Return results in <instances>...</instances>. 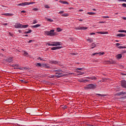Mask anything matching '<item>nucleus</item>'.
Instances as JSON below:
<instances>
[{
    "mask_svg": "<svg viewBox=\"0 0 126 126\" xmlns=\"http://www.w3.org/2000/svg\"><path fill=\"white\" fill-rule=\"evenodd\" d=\"M44 35L53 37L57 35V32H55V30H51L50 31H46L44 32Z\"/></svg>",
    "mask_w": 126,
    "mask_h": 126,
    "instance_id": "f257e3e1",
    "label": "nucleus"
},
{
    "mask_svg": "<svg viewBox=\"0 0 126 126\" xmlns=\"http://www.w3.org/2000/svg\"><path fill=\"white\" fill-rule=\"evenodd\" d=\"M55 76L56 77H62V76H63V71L62 70H55Z\"/></svg>",
    "mask_w": 126,
    "mask_h": 126,
    "instance_id": "f03ea898",
    "label": "nucleus"
},
{
    "mask_svg": "<svg viewBox=\"0 0 126 126\" xmlns=\"http://www.w3.org/2000/svg\"><path fill=\"white\" fill-rule=\"evenodd\" d=\"M61 42H53L52 43H48L47 45H48V46H61Z\"/></svg>",
    "mask_w": 126,
    "mask_h": 126,
    "instance_id": "7ed1b4c3",
    "label": "nucleus"
},
{
    "mask_svg": "<svg viewBox=\"0 0 126 126\" xmlns=\"http://www.w3.org/2000/svg\"><path fill=\"white\" fill-rule=\"evenodd\" d=\"M96 85L90 84L87 87L85 88V89H95L96 88Z\"/></svg>",
    "mask_w": 126,
    "mask_h": 126,
    "instance_id": "20e7f679",
    "label": "nucleus"
},
{
    "mask_svg": "<svg viewBox=\"0 0 126 126\" xmlns=\"http://www.w3.org/2000/svg\"><path fill=\"white\" fill-rule=\"evenodd\" d=\"M15 28L16 29H21L22 27V24H20V23H16L14 25Z\"/></svg>",
    "mask_w": 126,
    "mask_h": 126,
    "instance_id": "39448f33",
    "label": "nucleus"
},
{
    "mask_svg": "<svg viewBox=\"0 0 126 126\" xmlns=\"http://www.w3.org/2000/svg\"><path fill=\"white\" fill-rule=\"evenodd\" d=\"M121 85L122 87L123 88H125L126 89V80H124L121 81Z\"/></svg>",
    "mask_w": 126,
    "mask_h": 126,
    "instance_id": "423d86ee",
    "label": "nucleus"
},
{
    "mask_svg": "<svg viewBox=\"0 0 126 126\" xmlns=\"http://www.w3.org/2000/svg\"><path fill=\"white\" fill-rule=\"evenodd\" d=\"M23 3V6L24 5H29L30 4H33V3H35V2H25Z\"/></svg>",
    "mask_w": 126,
    "mask_h": 126,
    "instance_id": "0eeeda50",
    "label": "nucleus"
},
{
    "mask_svg": "<svg viewBox=\"0 0 126 126\" xmlns=\"http://www.w3.org/2000/svg\"><path fill=\"white\" fill-rule=\"evenodd\" d=\"M115 58H116L117 60H121L123 58V55L122 54H119L116 55Z\"/></svg>",
    "mask_w": 126,
    "mask_h": 126,
    "instance_id": "6e6552de",
    "label": "nucleus"
},
{
    "mask_svg": "<svg viewBox=\"0 0 126 126\" xmlns=\"http://www.w3.org/2000/svg\"><path fill=\"white\" fill-rule=\"evenodd\" d=\"M120 45H121V44L116 43V47H118L119 49H126V47L125 46H120Z\"/></svg>",
    "mask_w": 126,
    "mask_h": 126,
    "instance_id": "1a4fd4ad",
    "label": "nucleus"
},
{
    "mask_svg": "<svg viewBox=\"0 0 126 126\" xmlns=\"http://www.w3.org/2000/svg\"><path fill=\"white\" fill-rule=\"evenodd\" d=\"M62 47H61V46H57V47H52V48H51V50H52V51H55V50H60V49H62Z\"/></svg>",
    "mask_w": 126,
    "mask_h": 126,
    "instance_id": "9d476101",
    "label": "nucleus"
},
{
    "mask_svg": "<svg viewBox=\"0 0 126 126\" xmlns=\"http://www.w3.org/2000/svg\"><path fill=\"white\" fill-rule=\"evenodd\" d=\"M95 55H98L99 56H102V55H105V52H99V53H95L92 54V56H95Z\"/></svg>",
    "mask_w": 126,
    "mask_h": 126,
    "instance_id": "9b49d317",
    "label": "nucleus"
},
{
    "mask_svg": "<svg viewBox=\"0 0 126 126\" xmlns=\"http://www.w3.org/2000/svg\"><path fill=\"white\" fill-rule=\"evenodd\" d=\"M96 33H97V34H101L102 35H104L105 34H109V32H97Z\"/></svg>",
    "mask_w": 126,
    "mask_h": 126,
    "instance_id": "f8f14e48",
    "label": "nucleus"
},
{
    "mask_svg": "<svg viewBox=\"0 0 126 126\" xmlns=\"http://www.w3.org/2000/svg\"><path fill=\"white\" fill-rule=\"evenodd\" d=\"M59 2L61 3H62L63 4H67V5L69 4V3H68V2L66 1L59 0Z\"/></svg>",
    "mask_w": 126,
    "mask_h": 126,
    "instance_id": "ddd939ff",
    "label": "nucleus"
},
{
    "mask_svg": "<svg viewBox=\"0 0 126 126\" xmlns=\"http://www.w3.org/2000/svg\"><path fill=\"white\" fill-rule=\"evenodd\" d=\"M1 15H5V16H13V14H11V13H3V14H1Z\"/></svg>",
    "mask_w": 126,
    "mask_h": 126,
    "instance_id": "4468645a",
    "label": "nucleus"
},
{
    "mask_svg": "<svg viewBox=\"0 0 126 126\" xmlns=\"http://www.w3.org/2000/svg\"><path fill=\"white\" fill-rule=\"evenodd\" d=\"M117 37H126V34L125 33H119L117 34Z\"/></svg>",
    "mask_w": 126,
    "mask_h": 126,
    "instance_id": "2eb2a0df",
    "label": "nucleus"
},
{
    "mask_svg": "<svg viewBox=\"0 0 126 126\" xmlns=\"http://www.w3.org/2000/svg\"><path fill=\"white\" fill-rule=\"evenodd\" d=\"M62 16H63V17H67L69 16V14L68 13H64V14H63L62 15Z\"/></svg>",
    "mask_w": 126,
    "mask_h": 126,
    "instance_id": "dca6fc26",
    "label": "nucleus"
},
{
    "mask_svg": "<svg viewBox=\"0 0 126 126\" xmlns=\"http://www.w3.org/2000/svg\"><path fill=\"white\" fill-rule=\"evenodd\" d=\"M126 92H120V93H118L117 94H116V95L117 96H121V95H124V94H126Z\"/></svg>",
    "mask_w": 126,
    "mask_h": 126,
    "instance_id": "f3484780",
    "label": "nucleus"
},
{
    "mask_svg": "<svg viewBox=\"0 0 126 126\" xmlns=\"http://www.w3.org/2000/svg\"><path fill=\"white\" fill-rule=\"evenodd\" d=\"M91 49H94V48H96V44H95V43H93L91 45Z\"/></svg>",
    "mask_w": 126,
    "mask_h": 126,
    "instance_id": "a211bd4d",
    "label": "nucleus"
},
{
    "mask_svg": "<svg viewBox=\"0 0 126 126\" xmlns=\"http://www.w3.org/2000/svg\"><path fill=\"white\" fill-rule=\"evenodd\" d=\"M6 62H8V63H11L12 62V58H9L6 60Z\"/></svg>",
    "mask_w": 126,
    "mask_h": 126,
    "instance_id": "6ab92c4d",
    "label": "nucleus"
},
{
    "mask_svg": "<svg viewBox=\"0 0 126 126\" xmlns=\"http://www.w3.org/2000/svg\"><path fill=\"white\" fill-rule=\"evenodd\" d=\"M87 42H89V43H92V42H93V39L87 38Z\"/></svg>",
    "mask_w": 126,
    "mask_h": 126,
    "instance_id": "aec40b11",
    "label": "nucleus"
},
{
    "mask_svg": "<svg viewBox=\"0 0 126 126\" xmlns=\"http://www.w3.org/2000/svg\"><path fill=\"white\" fill-rule=\"evenodd\" d=\"M28 26H29V25H22L21 29H25V28H27Z\"/></svg>",
    "mask_w": 126,
    "mask_h": 126,
    "instance_id": "412c9836",
    "label": "nucleus"
},
{
    "mask_svg": "<svg viewBox=\"0 0 126 126\" xmlns=\"http://www.w3.org/2000/svg\"><path fill=\"white\" fill-rule=\"evenodd\" d=\"M88 27H81V30H87Z\"/></svg>",
    "mask_w": 126,
    "mask_h": 126,
    "instance_id": "4be33fe9",
    "label": "nucleus"
},
{
    "mask_svg": "<svg viewBox=\"0 0 126 126\" xmlns=\"http://www.w3.org/2000/svg\"><path fill=\"white\" fill-rule=\"evenodd\" d=\"M40 26H41V25L40 24H37L35 25H34L32 26L33 28H38V27H40Z\"/></svg>",
    "mask_w": 126,
    "mask_h": 126,
    "instance_id": "5701e85b",
    "label": "nucleus"
},
{
    "mask_svg": "<svg viewBox=\"0 0 126 126\" xmlns=\"http://www.w3.org/2000/svg\"><path fill=\"white\" fill-rule=\"evenodd\" d=\"M23 54L25 56H28L29 54L27 52L25 51H22Z\"/></svg>",
    "mask_w": 126,
    "mask_h": 126,
    "instance_id": "b1692460",
    "label": "nucleus"
},
{
    "mask_svg": "<svg viewBox=\"0 0 126 126\" xmlns=\"http://www.w3.org/2000/svg\"><path fill=\"white\" fill-rule=\"evenodd\" d=\"M50 63H54V64H57V63H58V62L51 61L50 62Z\"/></svg>",
    "mask_w": 126,
    "mask_h": 126,
    "instance_id": "393cba45",
    "label": "nucleus"
},
{
    "mask_svg": "<svg viewBox=\"0 0 126 126\" xmlns=\"http://www.w3.org/2000/svg\"><path fill=\"white\" fill-rule=\"evenodd\" d=\"M36 66H39V67H41L42 66V64L40 63H38L36 64H35Z\"/></svg>",
    "mask_w": 126,
    "mask_h": 126,
    "instance_id": "a878e982",
    "label": "nucleus"
},
{
    "mask_svg": "<svg viewBox=\"0 0 126 126\" xmlns=\"http://www.w3.org/2000/svg\"><path fill=\"white\" fill-rule=\"evenodd\" d=\"M45 19H46V20L47 21H49V22H53V21H54L53 20H52V19L48 18H45Z\"/></svg>",
    "mask_w": 126,
    "mask_h": 126,
    "instance_id": "bb28decb",
    "label": "nucleus"
},
{
    "mask_svg": "<svg viewBox=\"0 0 126 126\" xmlns=\"http://www.w3.org/2000/svg\"><path fill=\"white\" fill-rule=\"evenodd\" d=\"M57 32H62L63 31V29H61V28H58L57 29Z\"/></svg>",
    "mask_w": 126,
    "mask_h": 126,
    "instance_id": "cd10ccee",
    "label": "nucleus"
},
{
    "mask_svg": "<svg viewBox=\"0 0 126 126\" xmlns=\"http://www.w3.org/2000/svg\"><path fill=\"white\" fill-rule=\"evenodd\" d=\"M81 26H79V27H75V30H81Z\"/></svg>",
    "mask_w": 126,
    "mask_h": 126,
    "instance_id": "c85d7f7f",
    "label": "nucleus"
},
{
    "mask_svg": "<svg viewBox=\"0 0 126 126\" xmlns=\"http://www.w3.org/2000/svg\"><path fill=\"white\" fill-rule=\"evenodd\" d=\"M32 32V30H29L28 32H25V34H29V33H31Z\"/></svg>",
    "mask_w": 126,
    "mask_h": 126,
    "instance_id": "c756f323",
    "label": "nucleus"
},
{
    "mask_svg": "<svg viewBox=\"0 0 126 126\" xmlns=\"http://www.w3.org/2000/svg\"><path fill=\"white\" fill-rule=\"evenodd\" d=\"M43 66L46 67V68H50V66H48V64H43Z\"/></svg>",
    "mask_w": 126,
    "mask_h": 126,
    "instance_id": "7c9ffc66",
    "label": "nucleus"
},
{
    "mask_svg": "<svg viewBox=\"0 0 126 126\" xmlns=\"http://www.w3.org/2000/svg\"><path fill=\"white\" fill-rule=\"evenodd\" d=\"M85 74V73L84 72L80 71L78 74V75H83V74Z\"/></svg>",
    "mask_w": 126,
    "mask_h": 126,
    "instance_id": "2f4dec72",
    "label": "nucleus"
},
{
    "mask_svg": "<svg viewBox=\"0 0 126 126\" xmlns=\"http://www.w3.org/2000/svg\"><path fill=\"white\" fill-rule=\"evenodd\" d=\"M89 15H93V14H95V13L94 12H88L87 13Z\"/></svg>",
    "mask_w": 126,
    "mask_h": 126,
    "instance_id": "473e14b6",
    "label": "nucleus"
},
{
    "mask_svg": "<svg viewBox=\"0 0 126 126\" xmlns=\"http://www.w3.org/2000/svg\"><path fill=\"white\" fill-rule=\"evenodd\" d=\"M44 7L45 8H50V6H49V5H45Z\"/></svg>",
    "mask_w": 126,
    "mask_h": 126,
    "instance_id": "72a5a7b5",
    "label": "nucleus"
},
{
    "mask_svg": "<svg viewBox=\"0 0 126 126\" xmlns=\"http://www.w3.org/2000/svg\"><path fill=\"white\" fill-rule=\"evenodd\" d=\"M76 70H83V68H77Z\"/></svg>",
    "mask_w": 126,
    "mask_h": 126,
    "instance_id": "f704fd0d",
    "label": "nucleus"
},
{
    "mask_svg": "<svg viewBox=\"0 0 126 126\" xmlns=\"http://www.w3.org/2000/svg\"><path fill=\"white\" fill-rule=\"evenodd\" d=\"M36 23H37V21L36 20H34L32 22V24H36Z\"/></svg>",
    "mask_w": 126,
    "mask_h": 126,
    "instance_id": "c9c22d12",
    "label": "nucleus"
},
{
    "mask_svg": "<svg viewBox=\"0 0 126 126\" xmlns=\"http://www.w3.org/2000/svg\"><path fill=\"white\" fill-rule=\"evenodd\" d=\"M63 11H60L59 12V14H61V15H62V14L63 13Z\"/></svg>",
    "mask_w": 126,
    "mask_h": 126,
    "instance_id": "e433bc0d",
    "label": "nucleus"
},
{
    "mask_svg": "<svg viewBox=\"0 0 126 126\" xmlns=\"http://www.w3.org/2000/svg\"><path fill=\"white\" fill-rule=\"evenodd\" d=\"M102 18H110V17L103 16H102Z\"/></svg>",
    "mask_w": 126,
    "mask_h": 126,
    "instance_id": "4c0bfd02",
    "label": "nucleus"
},
{
    "mask_svg": "<svg viewBox=\"0 0 126 126\" xmlns=\"http://www.w3.org/2000/svg\"><path fill=\"white\" fill-rule=\"evenodd\" d=\"M67 106L66 105H65L63 107V109L64 110H65V109H67Z\"/></svg>",
    "mask_w": 126,
    "mask_h": 126,
    "instance_id": "58836bf2",
    "label": "nucleus"
},
{
    "mask_svg": "<svg viewBox=\"0 0 126 126\" xmlns=\"http://www.w3.org/2000/svg\"><path fill=\"white\" fill-rule=\"evenodd\" d=\"M122 6H123L124 7H126V4L125 3L122 4Z\"/></svg>",
    "mask_w": 126,
    "mask_h": 126,
    "instance_id": "ea45409f",
    "label": "nucleus"
},
{
    "mask_svg": "<svg viewBox=\"0 0 126 126\" xmlns=\"http://www.w3.org/2000/svg\"><path fill=\"white\" fill-rule=\"evenodd\" d=\"M33 10H34V11H38V8H34L33 9Z\"/></svg>",
    "mask_w": 126,
    "mask_h": 126,
    "instance_id": "a19ab883",
    "label": "nucleus"
},
{
    "mask_svg": "<svg viewBox=\"0 0 126 126\" xmlns=\"http://www.w3.org/2000/svg\"><path fill=\"white\" fill-rule=\"evenodd\" d=\"M97 95H98V96H101L102 97H104L105 96V95L101 94H97Z\"/></svg>",
    "mask_w": 126,
    "mask_h": 126,
    "instance_id": "79ce46f5",
    "label": "nucleus"
},
{
    "mask_svg": "<svg viewBox=\"0 0 126 126\" xmlns=\"http://www.w3.org/2000/svg\"><path fill=\"white\" fill-rule=\"evenodd\" d=\"M110 63H111L112 64H115V63H116V62L112 61V62H111Z\"/></svg>",
    "mask_w": 126,
    "mask_h": 126,
    "instance_id": "37998d69",
    "label": "nucleus"
},
{
    "mask_svg": "<svg viewBox=\"0 0 126 126\" xmlns=\"http://www.w3.org/2000/svg\"><path fill=\"white\" fill-rule=\"evenodd\" d=\"M75 72H77V73H79V72H80V71L76 70V69H75Z\"/></svg>",
    "mask_w": 126,
    "mask_h": 126,
    "instance_id": "c03bdc74",
    "label": "nucleus"
},
{
    "mask_svg": "<svg viewBox=\"0 0 126 126\" xmlns=\"http://www.w3.org/2000/svg\"><path fill=\"white\" fill-rule=\"evenodd\" d=\"M37 60H40V61H43V59H42V58H41V57H38V58H37Z\"/></svg>",
    "mask_w": 126,
    "mask_h": 126,
    "instance_id": "a18cd8bd",
    "label": "nucleus"
},
{
    "mask_svg": "<svg viewBox=\"0 0 126 126\" xmlns=\"http://www.w3.org/2000/svg\"><path fill=\"white\" fill-rule=\"evenodd\" d=\"M118 1H125L126 2V0H118Z\"/></svg>",
    "mask_w": 126,
    "mask_h": 126,
    "instance_id": "49530a36",
    "label": "nucleus"
},
{
    "mask_svg": "<svg viewBox=\"0 0 126 126\" xmlns=\"http://www.w3.org/2000/svg\"><path fill=\"white\" fill-rule=\"evenodd\" d=\"M17 5H18V6H20V5H21V6H23L22 3H20V4H18Z\"/></svg>",
    "mask_w": 126,
    "mask_h": 126,
    "instance_id": "de8ad7c7",
    "label": "nucleus"
},
{
    "mask_svg": "<svg viewBox=\"0 0 126 126\" xmlns=\"http://www.w3.org/2000/svg\"><path fill=\"white\" fill-rule=\"evenodd\" d=\"M21 12L22 13H25V12H26V11H24V10H22V11H21Z\"/></svg>",
    "mask_w": 126,
    "mask_h": 126,
    "instance_id": "09e8293b",
    "label": "nucleus"
},
{
    "mask_svg": "<svg viewBox=\"0 0 126 126\" xmlns=\"http://www.w3.org/2000/svg\"><path fill=\"white\" fill-rule=\"evenodd\" d=\"M31 42H33V40H29V42H28L29 44L30 43H31Z\"/></svg>",
    "mask_w": 126,
    "mask_h": 126,
    "instance_id": "8fccbe9b",
    "label": "nucleus"
},
{
    "mask_svg": "<svg viewBox=\"0 0 126 126\" xmlns=\"http://www.w3.org/2000/svg\"><path fill=\"white\" fill-rule=\"evenodd\" d=\"M2 25H4L5 26H6V25H7V23H5L4 24H2Z\"/></svg>",
    "mask_w": 126,
    "mask_h": 126,
    "instance_id": "3c124183",
    "label": "nucleus"
},
{
    "mask_svg": "<svg viewBox=\"0 0 126 126\" xmlns=\"http://www.w3.org/2000/svg\"><path fill=\"white\" fill-rule=\"evenodd\" d=\"M90 35H95V33L94 32L91 33H90Z\"/></svg>",
    "mask_w": 126,
    "mask_h": 126,
    "instance_id": "603ef678",
    "label": "nucleus"
},
{
    "mask_svg": "<svg viewBox=\"0 0 126 126\" xmlns=\"http://www.w3.org/2000/svg\"><path fill=\"white\" fill-rule=\"evenodd\" d=\"M78 81H79V82H82V80L79 79V80H78Z\"/></svg>",
    "mask_w": 126,
    "mask_h": 126,
    "instance_id": "864d4df0",
    "label": "nucleus"
},
{
    "mask_svg": "<svg viewBox=\"0 0 126 126\" xmlns=\"http://www.w3.org/2000/svg\"><path fill=\"white\" fill-rule=\"evenodd\" d=\"M79 11H80V12H82V11H83V10H82V9H80V10H79Z\"/></svg>",
    "mask_w": 126,
    "mask_h": 126,
    "instance_id": "5fc2aeb1",
    "label": "nucleus"
},
{
    "mask_svg": "<svg viewBox=\"0 0 126 126\" xmlns=\"http://www.w3.org/2000/svg\"><path fill=\"white\" fill-rule=\"evenodd\" d=\"M123 19H124V20H126V17H123Z\"/></svg>",
    "mask_w": 126,
    "mask_h": 126,
    "instance_id": "6e6d98bb",
    "label": "nucleus"
},
{
    "mask_svg": "<svg viewBox=\"0 0 126 126\" xmlns=\"http://www.w3.org/2000/svg\"><path fill=\"white\" fill-rule=\"evenodd\" d=\"M9 35H10V36H12V33H11V32H9Z\"/></svg>",
    "mask_w": 126,
    "mask_h": 126,
    "instance_id": "4d7b16f0",
    "label": "nucleus"
},
{
    "mask_svg": "<svg viewBox=\"0 0 126 126\" xmlns=\"http://www.w3.org/2000/svg\"><path fill=\"white\" fill-rule=\"evenodd\" d=\"M73 8H74L73 7H69V9H73Z\"/></svg>",
    "mask_w": 126,
    "mask_h": 126,
    "instance_id": "13d9d810",
    "label": "nucleus"
},
{
    "mask_svg": "<svg viewBox=\"0 0 126 126\" xmlns=\"http://www.w3.org/2000/svg\"><path fill=\"white\" fill-rule=\"evenodd\" d=\"M79 21H83V20L82 19H78Z\"/></svg>",
    "mask_w": 126,
    "mask_h": 126,
    "instance_id": "bf43d9fd",
    "label": "nucleus"
},
{
    "mask_svg": "<svg viewBox=\"0 0 126 126\" xmlns=\"http://www.w3.org/2000/svg\"><path fill=\"white\" fill-rule=\"evenodd\" d=\"M18 31L19 32V33H21V30H18Z\"/></svg>",
    "mask_w": 126,
    "mask_h": 126,
    "instance_id": "052dcab7",
    "label": "nucleus"
},
{
    "mask_svg": "<svg viewBox=\"0 0 126 126\" xmlns=\"http://www.w3.org/2000/svg\"><path fill=\"white\" fill-rule=\"evenodd\" d=\"M99 23H105V22H99Z\"/></svg>",
    "mask_w": 126,
    "mask_h": 126,
    "instance_id": "680f3d73",
    "label": "nucleus"
},
{
    "mask_svg": "<svg viewBox=\"0 0 126 126\" xmlns=\"http://www.w3.org/2000/svg\"><path fill=\"white\" fill-rule=\"evenodd\" d=\"M93 10H94V11H96V9H93Z\"/></svg>",
    "mask_w": 126,
    "mask_h": 126,
    "instance_id": "e2e57ef3",
    "label": "nucleus"
},
{
    "mask_svg": "<svg viewBox=\"0 0 126 126\" xmlns=\"http://www.w3.org/2000/svg\"><path fill=\"white\" fill-rule=\"evenodd\" d=\"M25 37H28V34L25 35Z\"/></svg>",
    "mask_w": 126,
    "mask_h": 126,
    "instance_id": "0e129e2a",
    "label": "nucleus"
},
{
    "mask_svg": "<svg viewBox=\"0 0 126 126\" xmlns=\"http://www.w3.org/2000/svg\"><path fill=\"white\" fill-rule=\"evenodd\" d=\"M115 14L118 15V14H119V13H116Z\"/></svg>",
    "mask_w": 126,
    "mask_h": 126,
    "instance_id": "69168bd1",
    "label": "nucleus"
},
{
    "mask_svg": "<svg viewBox=\"0 0 126 126\" xmlns=\"http://www.w3.org/2000/svg\"><path fill=\"white\" fill-rule=\"evenodd\" d=\"M70 74H73V73H70Z\"/></svg>",
    "mask_w": 126,
    "mask_h": 126,
    "instance_id": "338daca9",
    "label": "nucleus"
},
{
    "mask_svg": "<svg viewBox=\"0 0 126 126\" xmlns=\"http://www.w3.org/2000/svg\"><path fill=\"white\" fill-rule=\"evenodd\" d=\"M115 42H119V40H115Z\"/></svg>",
    "mask_w": 126,
    "mask_h": 126,
    "instance_id": "774afa93",
    "label": "nucleus"
}]
</instances>
